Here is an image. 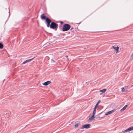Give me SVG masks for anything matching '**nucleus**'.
Masks as SVG:
<instances>
[{
  "label": "nucleus",
  "instance_id": "1",
  "mask_svg": "<svg viewBox=\"0 0 133 133\" xmlns=\"http://www.w3.org/2000/svg\"><path fill=\"white\" fill-rule=\"evenodd\" d=\"M71 25L67 24H65L63 25L62 31H65L69 30L71 28Z\"/></svg>",
  "mask_w": 133,
  "mask_h": 133
},
{
  "label": "nucleus",
  "instance_id": "2",
  "mask_svg": "<svg viewBox=\"0 0 133 133\" xmlns=\"http://www.w3.org/2000/svg\"><path fill=\"white\" fill-rule=\"evenodd\" d=\"M58 26V24L55 23L51 21L50 25V28L51 29H57Z\"/></svg>",
  "mask_w": 133,
  "mask_h": 133
},
{
  "label": "nucleus",
  "instance_id": "3",
  "mask_svg": "<svg viewBox=\"0 0 133 133\" xmlns=\"http://www.w3.org/2000/svg\"><path fill=\"white\" fill-rule=\"evenodd\" d=\"M132 130H133V126H131L127 129L122 131L121 133H125L129 132Z\"/></svg>",
  "mask_w": 133,
  "mask_h": 133
},
{
  "label": "nucleus",
  "instance_id": "4",
  "mask_svg": "<svg viewBox=\"0 0 133 133\" xmlns=\"http://www.w3.org/2000/svg\"><path fill=\"white\" fill-rule=\"evenodd\" d=\"M44 15V14L43 13L41 15V17L42 19H45L46 21L50 19L48 17H46V16Z\"/></svg>",
  "mask_w": 133,
  "mask_h": 133
},
{
  "label": "nucleus",
  "instance_id": "5",
  "mask_svg": "<svg viewBox=\"0 0 133 133\" xmlns=\"http://www.w3.org/2000/svg\"><path fill=\"white\" fill-rule=\"evenodd\" d=\"M90 124H87L83 125L82 127L80 128L81 129L84 128L88 129L90 128Z\"/></svg>",
  "mask_w": 133,
  "mask_h": 133
},
{
  "label": "nucleus",
  "instance_id": "6",
  "mask_svg": "<svg viewBox=\"0 0 133 133\" xmlns=\"http://www.w3.org/2000/svg\"><path fill=\"white\" fill-rule=\"evenodd\" d=\"M35 58V57H34L32 58L31 59H27L25 61H24L22 64H24L26 63L27 62H29L31 61V60Z\"/></svg>",
  "mask_w": 133,
  "mask_h": 133
},
{
  "label": "nucleus",
  "instance_id": "7",
  "mask_svg": "<svg viewBox=\"0 0 133 133\" xmlns=\"http://www.w3.org/2000/svg\"><path fill=\"white\" fill-rule=\"evenodd\" d=\"M51 20L50 19L46 21L47 23V26L48 27H50V23H51Z\"/></svg>",
  "mask_w": 133,
  "mask_h": 133
},
{
  "label": "nucleus",
  "instance_id": "8",
  "mask_svg": "<svg viewBox=\"0 0 133 133\" xmlns=\"http://www.w3.org/2000/svg\"><path fill=\"white\" fill-rule=\"evenodd\" d=\"M51 83V82L50 81H48L44 83H43V84L44 85L46 86L50 84Z\"/></svg>",
  "mask_w": 133,
  "mask_h": 133
},
{
  "label": "nucleus",
  "instance_id": "9",
  "mask_svg": "<svg viewBox=\"0 0 133 133\" xmlns=\"http://www.w3.org/2000/svg\"><path fill=\"white\" fill-rule=\"evenodd\" d=\"M112 48L113 49H114L115 50L116 52H117L118 51L119 47L118 46L116 47H115L114 46H112Z\"/></svg>",
  "mask_w": 133,
  "mask_h": 133
},
{
  "label": "nucleus",
  "instance_id": "10",
  "mask_svg": "<svg viewBox=\"0 0 133 133\" xmlns=\"http://www.w3.org/2000/svg\"><path fill=\"white\" fill-rule=\"evenodd\" d=\"M93 115H92V116L89 118V121H91L94 120L95 117Z\"/></svg>",
  "mask_w": 133,
  "mask_h": 133
},
{
  "label": "nucleus",
  "instance_id": "11",
  "mask_svg": "<svg viewBox=\"0 0 133 133\" xmlns=\"http://www.w3.org/2000/svg\"><path fill=\"white\" fill-rule=\"evenodd\" d=\"M114 111V110H112L111 111L105 113V115H108L109 114H110L112 113V112H113Z\"/></svg>",
  "mask_w": 133,
  "mask_h": 133
},
{
  "label": "nucleus",
  "instance_id": "12",
  "mask_svg": "<svg viewBox=\"0 0 133 133\" xmlns=\"http://www.w3.org/2000/svg\"><path fill=\"white\" fill-rule=\"evenodd\" d=\"M128 105H125L121 110H120V111H122L124 110L127 107Z\"/></svg>",
  "mask_w": 133,
  "mask_h": 133
},
{
  "label": "nucleus",
  "instance_id": "13",
  "mask_svg": "<svg viewBox=\"0 0 133 133\" xmlns=\"http://www.w3.org/2000/svg\"><path fill=\"white\" fill-rule=\"evenodd\" d=\"M105 92H102L100 94V95L103 97H104L105 96Z\"/></svg>",
  "mask_w": 133,
  "mask_h": 133
},
{
  "label": "nucleus",
  "instance_id": "14",
  "mask_svg": "<svg viewBox=\"0 0 133 133\" xmlns=\"http://www.w3.org/2000/svg\"><path fill=\"white\" fill-rule=\"evenodd\" d=\"M100 102V101L99 100L98 102H97V103L96 104V105H95V106L97 107L98 106V105L99 104Z\"/></svg>",
  "mask_w": 133,
  "mask_h": 133
},
{
  "label": "nucleus",
  "instance_id": "15",
  "mask_svg": "<svg viewBox=\"0 0 133 133\" xmlns=\"http://www.w3.org/2000/svg\"><path fill=\"white\" fill-rule=\"evenodd\" d=\"M3 44L0 43V49H2L3 48Z\"/></svg>",
  "mask_w": 133,
  "mask_h": 133
},
{
  "label": "nucleus",
  "instance_id": "16",
  "mask_svg": "<svg viewBox=\"0 0 133 133\" xmlns=\"http://www.w3.org/2000/svg\"><path fill=\"white\" fill-rule=\"evenodd\" d=\"M79 124V123H78V124L77 123H76L75 124V128H77Z\"/></svg>",
  "mask_w": 133,
  "mask_h": 133
},
{
  "label": "nucleus",
  "instance_id": "17",
  "mask_svg": "<svg viewBox=\"0 0 133 133\" xmlns=\"http://www.w3.org/2000/svg\"><path fill=\"white\" fill-rule=\"evenodd\" d=\"M106 90V89H104L102 90H100L99 91H105Z\"/></svg>",
  "mask_w": 133,
  "mask_h": 133
},
{
  "label": "nucleus",
  "instance_id": "18",
  "mask_svg": "<svg viewBox=\"0 0 133 133\" xmlns=\"http://www.w3.org/2000/svg\"><path fill=\"white\" fill-rule=\"evenodd\" d=\"M96 111L94 110H93V112H92V115H93L94 116H95V113H96Z\"/></svg>",
  "mask_w": 133,
  "mask_h": 133
},
{
  "label": "nucleus",
  "instance_id": "19",
  "mask_svg": "<svg viewBox=\"0 0 133 133\" xmlns=\"http://www.w3.org/2000/svg\"><path fill=\"white\" fill-rule=\"evenodd\" d=\"M122 90L121 91H125V89L124 88H121Z\"/></svg>",
  "mask_w": 133,
  "mask_h": 133
},
{
  "label": "nucleus",
  "instance_id": "20",
  "mask_svg": "<svg viewBox=\"0 0 133 133\" xmlns=\"http://www.w3.org/2000/svg\"><path fill=\"white\" fill-rule=\"evenodd\" d=\"M65 93H63V94L64 95H67V93H68V92H64Z\"/></svg>",
  "mask_w": 133,
  "mask_h": 133
},
{
  "label": "nucleus",
  "instance_id": "21",
  "mask_svg": "<svg viewBox=\"0 0 133 133\" xmlns=\"http://www.w3.org/2000/svg\"><path fill=\"white\" fill-rule=\"evenodd\" d=\"M97 108V107L96 106H95V108H94V110H95V111H96V109Z\"/></svg>",
  "mask_w": 133,
  "mask_h": 133
},
{
  "label": "nucleus",
  "instance_id": "22",
  "mask_svg": "<svg viewBox=\"0 0 133 133\" xmlns=\"http://www.w3.org/2000/svg\"><path fill=\"white\" fill-rule=\"evenodd\" d=\"M128 88V86H125V87H124L125 89V90H127Z\"/></svg>",
  "mask_w": 133,
  "mask_h": 133
},
{
  "label": "nucleus",
  "instance_id": "23",
  "mask_svg": "<svg viewBox=\"0 0 133 133\" xmlns=\"http://www.w3.org/2000/svg\"><path fill=\"white\" fill-rule=\"evenodd\" d=\"M51 62H55L53 60H51Z\"/></svg>",
  "mask_w": 133,
  "mask_h": 133
},
{
  "label": "nucleus",
  "instance_id": "24",
  "mask_svg": "<svg viewBox=\"0 0 133 133\" xmlns=\"http://www.w3.org/2000/svg\"><path fill=\"white\" fill-rule=\"evenodd\" d=\"M60 23H61V24H62L63 23V22L62 21H61L60 22Z\"/></svg>",
  "mask_w": 133,
  "mask_h": 133
},
{
  "label": "nucleus",
  "instance_id": "25",
  "mask_svg": "<svg viewBox=\"0 0 133 133\" xmlns=\"http://www.w3.org/2000/svg\"><path fill=\"white\" fill-rule=\"evenodd\" d=\"M74 28L72 27L71 29L70 30H72Z\"/></svg>",
  "mask_w": 133,
  "mask_h": 133
},
{
  "label": "nucleus",
  "instance_id": "26",
  "mask_svg": "<svg viewBox=\"0 0 133 133\" xmlns=\"http://www.w3.org/2000/svg\"><path fill=\"white\" fill-rule=\"evenodd\" d=\"M131 56L132 57H133V52L132 54V55H131Z\"/></svg>",
  "mask_w": 133,
  "mask_h": 133
},
{
  "label": "nucleus",
  "instance_id": "27",
  "mask_svg": "<svg viewBox=\"0 0 133 133\" xmlns=\"http://www.w3.org/2000/svg\"><path fill=\"white\" fill-rule=\"evenodd\" d=\"M9 16H10V10L9 11Z\"/></svg>",
  "mask_w": 133,
  "mask_h": 133
},
{
  "label": "nucleus",
  "instance_id": "28",
  "mask_svg": "<svg viewBox=\"0 0 133 133\" xmlns=\"http://www.w3.org/2000/svg\"><path fill=\"white\" fill-rule=\"evenodd\" d=\"M65 57H68V56H67V55L66 56H65Z\"/></svg>",
  "mask_w": 133,
  "mask_h": 133
}]
</instances>
